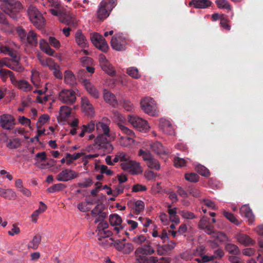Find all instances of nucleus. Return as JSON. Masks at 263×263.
I'll use <instances>...</instances> for the list:
<instances>
[{
  "label": "nucleus",
  "instance_id": "obj_1",
  "mask_svg": "<svg viewBox=\"0 0 263 263\" xmlns=\"http://www.w3.org/2000/svg\"><path fill=\"white\" fill-rule=\"evenodd\" d=\"M110 122L109 119L103 118L97 121L96 130L98 133L93 144L88 147L90 149L100 150L104 153H110L114 149L111 141L116 138L115 133L112 132L109 127Z\"/></svg>",
  "mask_w": 263,
  "mask_h": 263
},
{
  "label": "nucleus",
  "instance_id": "obj_2",
  "mask_svg": "<svg viewBox=\"0 0 263 263\" xmlns=\"http://www.w3.org/2000/svg\"><path fill=\"white\" fill-rule=\"evenodd\" d=\"M118 126L120 132L118 134V141L121 146L129 147L135 142V133L125 125L118 122Z\"/></svg>",
  "mask_w": 263,
  "mask_h": 263
},
{
  "label": "nucleus",
  "instance_id": "obj_3",
  "mask_svg": "<svg viewBox=\"0 0 263 263\" xmlns=\"http://www.w3.org/2000/svg\"><path fill=\"white\" fill-rule=\"evenodd\" d=\"M0 2L1 10L12 18L16 19L22 7L20 2L16 0H0Z\"/></svg>",
  "mask_w": 263,
  "mask_h": 263
},
{
  "label": "nucleus",
  "instance_id": "obj_4",
  "mask_svg": "<svg viewBox=\"0 0 263 263\" xmlns=\"http://www.w3.org/2000/svg\"><path fill=\"white\" fill-rule=\"evenodd\" d=\"M16 32L22 43L36 46L38 43L37 34L32 30L28 33L22 27L16 28Z\"/></svg>",
  "mask_w": 263,
  "mask_h": 263
},
{
  "label": "nucleus",
  "instance_id": "obj_5",
  "mask_svg": "<svg viewBox=\"0 0 263 263\" xmlns=\"http://www.w3.org/2000/svg\"><path fill=\"white\" fill-rule=\"evenodd\" d=\"M59 6L58 8H53L50 9L51 13L54 16H58L59 21L66 25H74L77 22L76 17L73 14L69 12L64 11L60 9Z\"/></svg>",
  "mask_w": 263,
  "mask_h": 263
},
{
  "label": "nucleus",
  "instance_id": "obj_6",
  "mask_svg": "<svg viewBox=\"0 0 263 263\" xmlns=\"http://www.w3.org/2000/svg\"><path fill=\"white\" fill-rule=\"evenodd\" d=\"M28 14L30 21L35 27L42 28L45 25V19L36 7L30 6L28 9Z\"/></svg>",
  "mask_w": 263,
  "mask_h": 263
},
{
  "label": "nucleus",
  "instance_id": "obj_7",
  "mask_svg": "<svg viewBox=\"0 0 263 263\" xmlns=\"http://www.w3.org/2000/svg\"><path fill=\"white\" fill-rule=\"evenodd\" d=\"M140 105L142 109L145 114L151 116H157L158 114L157 104L153 98L147 97L142 99Z\"/></svg>",
  "mask_w": 263,
  "mask_h": 263
},
{
  "label": "nucleus",
  "instance_id": "obj_8",
  "mask_svg": "<svg viewBox=\"0 0 263 263\" xmlns=\"http://www.w3.org/2000/svg\"><path fill=\"white\" fill-rule=\"evenodd\" d=\"M116 0H103L99 6L97 12L98 17L100 20H103L107 17L110 12L116 6Z\"/></svg>",
  "mask_w": 263,
  "mask_h": 263
},
{
  "label": "nucleus",
  "instance_id": "obj_9",
  "mask_svg": "<svg viewBox=\"0 0 263 263\" xmlns=\"http://www.w3.org/2000/svg\"><path fill=\"white\" fill-rule=\"evenodd\" d=\"M128 121L134 128L139 131L146 132L150 128L148 122L138 116L129 115Z\"/></svg>",
  "mask_w": 263,
  "mask_h": 263
},
{
  "label": "nucleus",
  "instance_id": "obj_10",
  "mask_svg": "<svg viewBox=\"0 0 263 263\" xmlns=\"http://www.w3.org/2000/svg\"><path fill=\"white\" fill-rule=\"evenodd\" d=\"M58 100L63 103L71 105L77 100L76 92L71 89H63L59 93Z\"/></svg>",
  "mask_w": 263,
  "mask_h": 263
},
{
  "label": "nucleus",
  "instance_id": "obj_11",
  "mask_svg": "<svg viewBox=\"0 0 263 263\" xmlns=\"http://www.w3.org/2000/svg\"><path fill=\"white\" fill-rule=\"evenodd\" d=\"M121 168L131 174H139L142 173L143 169L140 163L130 159L126 163H121Z\"/></svg>",
  "mask_w": 263,
  "mask_h": 263
},
{
  "label": "nucleus",
  "instance_id": "obj_12",
  "mask_svg": "<svg viewBox=\"0 0 263 263\" xmlns=\"http://www.w3.org/2000/svg\"><path fill=\"white\" fill-rule=\"evenodd\" d=\"M90 40L92 43L97 48L103 52H106L107 51L108 48V44L101 35L98 33H94L91 35Z\"/></svg>",
  "mask_w": 263,
  "mask_h": 263
},
{
  "label": "nucleus",
  "instance_id": "obj_13",
  "mask_svg": "<svg viewBox=\"0 0 263 263\" xmlns=\"http://www.w3.org/2000/svg\"><path fill=\"white\" fill-rule=\"evenodd\" d=\"M99 61L102 69L107 74L111 77L116 76V71L114 67L106 59L105 56L101 54L99 56Z\"/></svg>",
  "mask_w": 263,
  "mask_h": 263
},
{
  "label": "nucleus",
  "instance_id": "obj_14",
  "mask_svg": "<svg viewBox=\"0 0 263 263\" xmlns=\"http://www.w3.org/2000/svg\"><path fill=\"white\" fill-rule=\"evenodd\" d=\"M15 124V119L12 115L5 114L1 116L0 125L3 129L12 130L14 127Z\"/></svg>",
  "mask_w": 263,
  "mask_h": 263
},
{
  "label": "nucleus",
  "instance_id": "obj_15",
  "mask_svg": "<svg viewBox=\"0 0 263 263\" xmlns=\"http://www.w3.org/2000/svg\"><path fill=\"white\" fill-rule=\"evenodd\" d=\"M81 107L82 112L88 117L91 118L95 116V108L88 98L86 97H82Z\"/></svg>",
  "mask_w": 263,
  "mask_h": 263
},
{
  "label": "nucleus",
  "instance_id": "obj_16",
  "mask_svg": "<svg viewBox=\"0 0 263 263\" xmlns=\"http://www.w3.org/2000/svg\"><path fill=\"white\" fill-rule=\"evenodd\" d=\"M79 173L69 168L63 170L57 176V180L59 181L66 182L76 178Z\"/></svg>",
  "mask_w": 263,
  "mask_h": 263
},
{
  "label": "nucleus",
  "instance_id": "obj_17",
  "mask_svg": "<svg viewBox=\"0 0 263 263\" xmlns=\"http://www.w3.org/2000/svg\"><path fill=\"white\" fill-rule=\"evenodd\" d=\"M109 221L111 226L115 227L114 230L117 234L121 232L125 233L126 235L128 233L125 231L123 227L121 226L122 219L121 217L117 214H112L109 215Z\"/></svg>",
  "mask_w": 263,
  "mask_h": 263
},
{
  "label": "nucleus",
  "instance_id": "obj_18",
  "mask_svg": "<svg viewBox=\"0 0 263 263\" xmlns=\"http://www.w3.org/2000/svg\"><path fill=\"white\" fill-rule=\"evenodd\" d=\"M126 44V39L121 34H118L114 36L110 41L111 47L118 51L125 49Z\"/></svg>",
  "mask_w": 263,
  "mask_h": 263
},
{
  "label": "nucleus",
  "instance_id": "obj_19",
  "mask_svg": "<svg viewBox=\"0 0 263 263\" xmlns=\"http://www.w3.org/2000/svg\"><path fill=\"white\" fill-rule=\"evenodd\" d=\"M155 250L149 245H145L141 247L138 248L135 251V255L137 261L146 257L147 255H150L154 254Z\"/></svg>",
  "mask_w": 263,
  "mask_h": 263
},
{
  "label": "nucleus",
  "instance_id": "obj_20",
  "mask_svg": "<svg viewBox=\"0 0 263 263\" xmlns=\"http://www.w3.org/2000/svg\"><path fill=\"white\" fill-rule=\"evenodd\" d=\"M108 224L106 221H100L98 226L96 232L98 238L109 237L112 235V232L108 230Z\"/></svg>",
  "mask_w": 263,
  "mask_h": 263
},
{
  "label": "nucleus",
  "instance_id": "obj_21",
  "mask_svg": "<svg viewBox=\"0 0 263 263\" xmlns=\"http://www.w3.org/2000/svg\"><path fill=\"white\" fill-rule=\"evenodd\" d=\"M14 47L17 48V46L13 42H7L5 44L0 46V52L15 58L16 53L14 52Z\"/></svg>",
  "mask_w": 263,
  "mask_h": 263
},
{
  "label": "nucleus",
  "instance_id": "obj_22",
  "mask_svg": "<svg viewBox=\"0 0 263 263\" xmlns=\"http://www.w3.org/2000/svg\"><path fill=\"white\" fill-rule=\"evenodd\" d=\"M71 113V109L67 106H62L59 110V115L57 117L58 121L62 124L67 122Z\"/></svg>",
  "mask_w": 263,
  "mask_h": 263
},
{
  "label": "nucleus",
  "instance_id": "obj_23",
  "mask_svg": "<svg viewBox=\"0 0 263 263\" xmlns=\"http://www.w3.org/2000/svg\"><path fill=\"white\" fill-rule=\"evenodd\" d=\"M147 146H149L152 150L157 154H162L165 153L163 146L158 141H147L144 142L143 143V148H147Z\"/></svg>",
  "mask_w": 263,
  "mask_h": 263
},
{
  "label": "nucleus",
  "instance_id": "obj_24",
  "mask_svg": "<svg viewBox=\"0 0 263 263\" xmlns=\"http://www.w3.org/2000/svg\"><path fill=\"white\" fill-rule=\"evenodd\" d=\"M83 85L87 92L93 98L98 99L99 98L100 93L96 86L91 83L89 80L84 79L83 81Z\"/></svg>",
  "mask_w": 263,
  "mask_h": 263
},
{
  "label": "nucleus",
  "instance_id": "obj_25",
  "mask_svg": "<svg viewBox=\"0 0 263 263\" xmlns=\"http://www.w3.org/2000/svg\"><path fill=\"white\" fill-rule=\"evenodd\" d=\"M97 127V121L96 120H91L87 124H83L80 127L81 132L79 134L80 138L84 137L85 133H91L95 131Z\"/></svg>",
  "mask_w": 263,
  "mask_h": 263
},
{
  "label": "nucleus",
  "instance_id": "obj_26",
  "mask_svg": "<svg viewBox=\"0 0 263 263\" xmlns=\"http://www.w3.org/2000/svg\"><path fill=\"white\" fill-rule=\"evenodd\" d=\"M115 247L118 250L126 254H129L134 250L133 245L131 243H125L119 240L115 241Z\"/></svg>",
  "mask_w": 263,
  "mask_h": 263
},
{
  "label": "nucleus",
  "instance_id": "obj_27",
  "mask_svg": "<svg viewBox=\"0 0 263 263\" xmlns=\"http://www.w3.org/2000/svg\"><path fill=\"white\" fill-rule=\"evenodd\" d=\"M76 44L81 48H85L88 46V42L81 30H78L74 34Z\"/></svg>",
  "mask_w": 263,
  "mask_h": 263
},
{
  "label": "nucleus",
  "instance_id": "obj_28",
  "mask_svg": "<svg viewBox=\"0 0 263 263\" xmlns=\"http://www.w3.org/2000/svg\"><path fill=\"white\" fill-rule=\"evenodd\" d=\"M38 59L41 64L44 67H48L50 70H54L57 67V63L51 58H46L38 55Z\"/></svg>",
  "mask_w": 263,
  "mask_h": 263
},
{
  "label": "nucleus",
  "instance_id": "obj_29",
  "mask_svg": "<svg viewBox=\"0 0 263 263\" xmlns=\"http://www.w3.org/2000/svg\"><path fill=\"white\" fill-rule=\"evenodd\" d=\"M152 235L154 238H160L162 243H164L168 240V235L166 231L158 229L155 226L152 232Z\"/></svg>",
  "mask_w": 263,
  "mask_h": 263
},
{
  "label": "nucleus",
  "instance_id": "obj_30",
  "mask_svg": "<svg viewBox=\"0 0 263 263\" xmlns=\"http://www.w3.org/2000/svg\"><path fill=\"white\" fill-rule=\"evenodd\" d=\"M237 241L245 246L253 245L255 241L248 235L243 233H238L235 235Z\"/></svg>",
  "mask_w": 263,
  "mask_h": 263
},
{
  "label": "nucleus",
  "instance_id": "obj_31",
  "mask_svg": "<svg viewBox=\"0 0 263 263\" xmlns=\"http://www.w3.org/2000/svg\"><path fill=\"white\" fill-rule=\"evenodd\" d=\"M176 243L175 242L170 241L167 244L163 246H159L157 249V252L158 255H161L166 254L175 248Z\"/></svg>",
  "mask_w": 263,
  "mask_h": 263
},
{
  "label": "nucleus",
  "instance_id": "obj_32",
  "mask_svg": "<svg viewBox=\"0 0 263 263\" xmlns=\"http://www.w3.org/2000/svg\"><path fill=\"white\" fill-rule=\"evenodd\" d=\"M240 214L242 216L248 219L249 222L252 223L254 220V216L250 207L247 205H243L240 209Z\"/></svg>",
  "mask_w": 263,
  "mask_h": 263
},
{
  "label": "nucleus",
  "instance_id": "obj_33",
  "mask_svg": "<svg viewBox=\"0 0 263 263\" xmlns=\"http://www.w3.org/2000/svg\"><path fill=\"white\" fill-rule=\"evenodd\" d=\"M128 206L131 208L137 214L144 209V204L141 200H130L127 203Z\"/></svg>",
  "mask_w": 263,
  "mask_h": 263
},
{
  "label": "nucleus",
  "instance_id": "obj_34",
  "mask_svg": "<svg viewBox=\"0 0 263 263\" xmlns=\"http://www.w3.org/2000/svg\"><path fill=\"white\" fill-rule=\"evenodd\" d=\"M70 127L69 129V133L72 136H75L77 134V130L79 125V120L75 117H73L70 120L66 122Z\"/></svg>",
  "mask_w": 263,
  "mask_h": 263
},
{
  "label": "nucleus",
  "instance_id": "obj_35",
  "mask_svg": "<svg viewBox=\"0 0 263 263\" xmlns=\"http://www.w3.org/2000/svg\"><path fill=\"white\" fill-rule=\"evenodd\" d=\"M39 45L40 49L46 54L50 56L54 55L55 51L51 48L48 43L45 40L41 39L40 40Z\"/></svg>",
  "mask_w": 263,
  "mask_h": 263
},
{
  "label": "nucleus",
  "instance_id": "obj_36",
  "mask_svg": "<svg viewBox=\"0 0 263 263\" xmlns=\"http://www.w3.org/2000/svg\"><path fill=\"white\" fill-rule=\"evenodd\" d=\"M160 123L163 132L166 134L172 135L175 134V130L172 125L168 121L165 120H161Z\"/></svg>",
  "mask_w": 263,
  "mask_h": 263
},
{
  "label": "nucleus",
  "instance_id": "obj_37",
  "mask_svg": "<svg viewBox=\"0 0 263 263\" xmlns=\"http://www.w3.org/2000/svg\"><path fill=\"white\" fill-rule=\"evenodd\" d=\"M64 82L69 85H73L76 83V78L73 72L69 70L64 72Z\"/></svg>",
  "mask_w": 263,
  "mask_h": 263
},
{
  "label": "nucleus",
  "instance_id": "obj_38",
  "mask_svg": "<svg viewBox=\"0 0 263 263\" xmlns=\"http://www.w3.org/2000/svg\"><path fill=\"white\" fill-rule=\"evenodd\" d=\"M212 238L214 240L220 243L227 242L229 240L226 234L221 232L213 233Z\"/></svg>",
  "mask_w": 263,
  "mask_h": 263
},
{
  "label": "nucleus",
  "instance_id": "obj_39",
  "mask_svg": "<svg viewBox=\"0 0 263 263\" xmlns=\"http://www.w3.org/2000/svg\"><path fill=\"white\" fill-rule=\"evenodd\" d=\"M103 98L106 103L112 106H114L117 104L116 97L109 91H106L104 92Z\"/></svg>",
  "mask_w": 263,
  "mask_h": 263
},
{
  "label": "nucleus",
  "instance_id": "obj_40",
  "mask_svg": "<svg viewBox=\"0 0 263 263\" xmlns=\"http://www.w3.org/2000/svg\"><path fill=\"white\" fill-rule=\"evenodd\" d=\"M40 203L42 205L38 209L34 211L31 215V221L34 223L37 222L38 216L45 211L47 209V206L43 202L41 201Z\"/></svg>",
  "mask_w": 263,
  "mask_h": 263
},
{
  "label": "nucleus",
  "instance_id": "obj_41",
  "mask_svg": "<svg viewBox=\"0 0 263 263\" xmlns=\"http://www.w3.org/2000/svg\"><path fill=\"white\" fill-rule=\"evenodd\" d=\"M0 196L5 198L11 200L15 198L16 194L11 189L5 190L0 187Z\"/></svg>",
  "mask_w": 263,
  "mask_h": 263
},
{
  "label": "nucleus",
  "instance_id": "obj_42",
  "mask_svg": "<svg viewBox=\"0 0 263 263\" xmlns=\"http://www.w3.org/2000/svg\"><path fill=\"white\" fill-rule=\"evenodd\" d=\"M55 161L53 159H49L46 162L45 161H38L35 163L36 167L40 169H46L54 165Z\"/></svg>",
  "mask_w": 263,
  "mask_h": 263
},
{
  "label": "nucleus",
  "instance_id": "obj_43",
  "mask_svg": "<svg viewBox=\"0 0 263 263\" xmlns=\"http://www.w3.org/2000/svg\"><path fill=\"white\" fill-rule=\"evenodd\" d=\"M98 241L99 244L104 248H107L112 244L115 246V241L110 237L98 238Z\"/></svg>",
  "mask_w": 263,
  "mask_h": 263
},
{
  "label": "nucleus",
  "instance_id": "obj_44",
  "mask_svg": "<svg viewBox=\"0 0 263 263\" xmlns=\"http://www.w3.org/2000/svg\"><path fill=\"white\" fill-rule=\"evenodd\" d=\"M193 5L197 8H205L211 5V2L209 0H194Z\"/></svg>",
  "mask_w": 263,
  "mask_h": 263
},
{
  "label": "nucleus",
  "instance_id": "obj_45",
  "mask_svg": "<svg viewBox=\"0 0 263 263\" xmlns=\"http://www.w3.org/2000/svg\"><path fill=\"white\" fill-rule=\"evenodd\" d=\"M82 155V153H77L71 155L69 153H66L65 157L66 158V163L68 165H70L72 162L79 158Z\"/></svg>",
  "mask_w": 263,
  "mask_h": 263
},
{
  "label": "nucleus",
  "instance_id": "obj_46",
  "mask_svg": "<svg viewBox=\"0 0 263 263\" xmlns=\"http://www.w3.org/2000/svg\"><path fill=\"white\" fill-rule=\"evenodd\" d=\"M17 86L24 91H28L32 89L31 85L25 80H20L17 83Z\"/></svg>",
  "mask_w": 263,
  "mask_h": 263
},
{
  "label": "nucleus",
  "instance_id": "obj_47",
  "mask_svg": "<svg viewBox=\"0 0 263 263\" xmlns=\"http://www.w3.org/2000/svg\"><path fill=\"white\" fill-rule=\"evenodd\" d=\"M223 214L224 216L230 221L231 222L233 223L234 224L238 226L240 224V222L236 218V217L232 213H230L227 212L226 211H223Z\"/></svg>",
  "mask_w": 263,
  "mask_h": 263
},
{
  "label": "nucleus",
  "instance_id": "obj_48",
  "mask_svg": "<svg viewBox=\"0 0 263 263\" xmlns=\"http://www.w3.org/2000/svg\"><path fill=\"white\" fill-rule=\"evenodd\" d=\"M41 237L40 236H35L33 239L30 241L28 244L29 249H36L38 248L39 245L40 243Z\"/></svg>",
  "mask_w": 263,
  "mask_h": 263
},
{
  "label": "nucleus",
  "instance_id": "obj_49",
  "mask_svg": "<svg viewBox=\"0 0 263 263\" xmlns=\"http://www.w3.org/2000/svg\"><path fill=\"white\" fill-rule=\"evenodd\" d=\"M226 250L233 255H237L239 253V249L238 247L232 243H227L226 246Z\"/></svg>",
  "mask_w": 263,
  "mask_h": 263
},
{
  "label": "nucleus",
  "instance_id": "obj_50",
  "mask_svg": "<svg viewBox=\"0 0 263 263\" xmlns=\"http://www.w3.org/2000/svg\"><path fill=\"white\" fill-rule=\"evenodd\" d=\"M147 240V237L143 234H138L133 238L132 241L137 245L143 244Z\"/></svg>",
  "mask_w": 263,
  "mask_h": 263
},
{
  "label": "nucleus",
  "instance_id": "obj_51",
  "mask_svg": "<svg viewBox=\"0 0 263 263\" xmlns=\"http://www.w3.org/2000/svg\"><path fill=\"white\" fill-rule=\"evenodd\" d=\"M103 211V205L101 204L97 205L95 208L91 211V215L93 217H103L102 213Z\"/></svg>",
  "mask_w": 263,
  "mask_h": 263
},
{
  "label": "nucleus",
  "instance_id": "obj_52",
  "mask_svg": "<svg viewBox=\"0 0 263 263\" xmlns=\"http://www.w3.org/2000/svg\"><path fill=\"white\" fill-rule=\"evenodd\" d=\"M127 73L129 76L135 79H139L141 77L138 69L135 67H131L128 68L127 69Z\"/></svg>",
  "mask_w": 263,
  "mask_h": 263
},
{
  "label": "nucleus",
  "instance_id": "obj_53",
  "mask_svg": "<svg viewBox=\"0 0 263 263\" xmlns=\"http://www.w3.org/2000/svg\"><path fill=\"white\" fill-rule=\"evenodd\" d=\"M147 165L148 167L156 170H159L160 168V165L158 161L153 157L147 162Z\"/></svg>",
  "mask_w": 263,
  "mask_h": 263
},
{
  "label": "nucleus",
  "instance_id": "obj_54",
  "mask_svg": "<svg viewBox=\"0 0 263 263\" xmlns=\"http://www.w3.org/2000/svg\"><path fill=\"white\" fill-rule=\"evenodd\" d=\"M49 116L47 114H44L41 116L36 123L37 127L41 128L49 121Z\"/></svg>",
  "mask_w": 263,
  "mask_h": 263
},
{
  "label": "nucleus",
  "instance_id": "obj_55",
  "mask_svg": "<svg viewBox=\"0 0 263 263\" xmlns=\"http://www.w3.org/2000/svg\"><path fill=\"white\" fill-rule=\"evenodd\" d=\"M196 171L201 176H208L210 175L209 171L204 166L198 164L196 166Z\"/></svg>",
  "mask_w": 263,
  "mask_h": 263
},
{
  "label": "nucleus",
  "instance_id": "obj_56",
  "mask_svg": "<svg viewBox=\"0 0 263 263\" xmlns=\"http://www.w3.org/2000/svg\"><path fill=\"white\" fill-rule=\"evenodd\" d=\"M216 3L219 8L231 10V6L227 0H216Z\"/></svg>",
  "mask_w": 263,
  "mask_h": 263
},
{
  "label": "nucleus",
  "instance_id": "obj_57",
  "mask_svg": "<svg viewBox=\"0 0 263 263\" xmlns=\"http://www.w3.org/2000/svg\"><path fill=\"white\" fill-rule=\"evenodd\" d=\"M139 155L142 157L143 160L147 161V162L153 157L150 152L144 151L142 149L139 150Z\"/></svg>",
  "mask_w": 263,
  "mask_h": 263
},
{
  "label": "nucleus",
  "instance_id": "obj_58",
  "mask_svg": "<svg viewBox=\"0 0 263 263\" xmlns=\"http://www.w3.org/2000/svg\"><path fill=\"white\" fill-rule=\"evenodd\" d=\"M198 176L195 173H186L185 178L186 180L192 182H196L198 181Z\"/></svg>",
  "mask_w": 263,
  "mask_h": 263
},
{
  "label": "nucleus",
  "instance_id": "obj_59",
  "mask_svg": "<svg viewBox=\"0 0 263 263\" xmlns=\"http://www.w3.org/2000/svg\"><path fill=\"white\" fill-rule=\"evenodd\" d=\"M65 186L62 183L55 184L48 189V191L49 193H53L59 192L64 188Z\"/></svg>",
  "mask_w": 263,
  "mask_h": 263
},
{
  "label": "nucleus",
  "instance_id": "obj_60",
  "mask_svg": "<svg viewBox=\"0 0 263 263\" xmlns=\"http://www.w3.org/2000/svg\"><path fill=\"white\" fill-rule=\"evenodd\" d=\"M118 157H119V160L121 163H126L130 159V156L123 152H118Z\"/></svg>",
  "mask_w": 263,
  "mask_h": 263
},
{
  "label": "nucleus",
  "instance_id": "obj_61",
  "mask_svg": "<svg viewBox=\"0 0 263 263\" xmlns=\"http://www.w3.org/2000/svg\"><path fill=\"white\" fill-rule=\"evenodd\" d=\"M18 122L22 125L31 127V121L29 119L25 117V116H18Z\"/></svg>",
  "mask_w": 263,
  "mask_h": 263
},
{
  "label": "nucleus",
  "instance_id": "obj_62",
  "mask_svg": "<svg viewBox=\"0 0 263 263\" xmlns=\"http://www.w3.org/2000/svg\"><path fill=\"white\" fill-rule=\"evenodd\" d=\"M158 261V259L156 257L151 256L149 257H146L141 258L140 260L137 261V263H156Z\"/></svg>",
  "mask_w": 263,
  "mask_h": 263
},
{
  "label": "nucleus",
  "instance_id": "obj_63",
  "mask_svg": "<svg viewBox=\"0 0 263 263\" xmlns=\"http://www.w3.org/2000/svg\"><path fill=\"white\" fill-rule=\"evenodd\" d=\"M93 183L92 180L90 178H85L81 182L78 183V186L82 188L91 186Z\"/></svg>",
  "mask_w": 263,
  "mask_h": 263
},
{
  "label": "nucleus",
  "instance_id": "obj_64",
  "mask_svg": "<svg viewBox=\"0 0 263 263\" xmlns=\"http://www.w3.org/2000/svg\"><path fill=\"white\" fill-rule=\"evenodd\" d=\"M11 71L6 69H1L0 70V78L3 82H6L7 78L9 77Z\"/></svg>",
  "mask_w": 263,
  "mask_h": 263
}]
</instances>
